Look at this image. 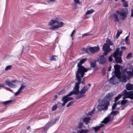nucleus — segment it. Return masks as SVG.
I'll return each instance as SVG.
<instances>
[{"instance_id": "f257e3e1", "label": "nucleus", "mask_w": 133, "mask_h": 133, "mask_svg": "<svg viewBox=\"0 0 133 133\" xmlns=\"http://www.w3.org/2000/svg\"><path fill=\"white\" fill-rule=\"evenodd\" d=\"M87 59L86 58H83L78 63L77 66L78 68L76 74V75L83 77L85 74V73L87 72L88 70L90 69L89 68L86 69L82 65V64Z\"/></svg>"}, {"instance_id": "f03ea898", "label": "nucleus", "mask_w": 133, "mask_h": 133, "mask_svg": "<svg viewBox=\"0 0 133 133\" xmlns=\"http://www.w3.org/2000/svg\"><path fill=\"white\" fill-rule=\"evenodd\" d=\"M76 79L77 81V82L75 83V86L73 90L70 92L68 95L71 96L72 94L77 95L79 94V85L81 83V80L83 77L80 76L76 75Z\"/></svg>"}, {"instance_id": "7ed1b4c3", "label": "nucleus", "mask_w": 133, "mask_h": 133, "mask_svg": "<svg viewBox=\"0 0 133 133\" xmlns=\"http://www.w3.org/2000/svg\"><path fill=\"white\" fill-rule=\"evenodd\" d=\"M123 95H124V97L123 98V99L127 98H129L131 99H133V91H129L128 92L127 90H124L121 94H119L118 96L116 97L115 98V102H117V101Z\"/></svg>"}, {"instance_id": "20e7f679", "label": "nucleus", "mask_w": 133, "mask_h": 133, "mask_svg": "<svg viewBox=\"0 0 133 133\" xmlns=\"http://www.w3.org/2000/svg\"><path fill=\"white\" fill-rule=\"evenodd\" d=\"M114 43L111 40L107 38L106 41V43L104 44L103 47V50L104 52V54L105 55H107L109 52L111 51L112 49L110 48L109 45H113Z\"/></svg>"}, {"instance_id": "39448f33", "label": "nucleus", "mask_w": 133, "mask_h": 133, "mask_svg": "<svg viewBox=\"0 0 133 133\" xmlns=\"http://www.w3.org/2000/svg\"><path fill=\"white\" fill-rule=\"evenodd\" d=\"M55 23L57 24L58 25H54L50 27V29H53L57 28L62 26L63 24L62 22H59L58 20L57 19L55 18V19L51 20L49 23L48 24L49 26H51Z\"/></svg>"}, {"instance_id": "423d86ee", "label": "nucleus", "mask_w": 133, "mask_h": 133, "mask_svg": "<svg viewBox=\"0 0 133 133\" xmlns=\"http://www.w3.org/2000/svg\"><path fill=\"white\" fill-rule=\"evenodd\" d=\"M100 104L97 107L98 110L101 111L102 110H107L108 109V106L109 105V103L105 102L102 100L100 103V100H98Z\"/></svg>"}, {"instance_id": "0eeeda50", "label": "nucleus", "mask_w": 133, "mask_h": 133, "mask_svg": "<svg viewBox=\"0 0 133 133\" xmlns=\"http://www.w3.org/2000/svg\"><path fill=\"white\" fill-rule=\"evenodd\" d=\"M119 113V112L117 111H112L111 113L108 116L105 117L103 120V122L105 124H107L109 122L112 120L114 116L116 115Z\"/></svg>"}, {"instance_id": "6e6552de", "label": "nucleus", "mask_w": 133, "mask_h": 133, "mask_svg": "<svg viewBox=\"0 0 133 133\" xmlns=\"http://www.w3.org/2000/svg\"><path fill=\"white\" fill-rule=\"evenodd\" d=\"M121 52L119 51V49L117 48L116 51L114 54L113 57L115 58L116 63H121L122 61L121 58Z\"/></svg>"}, {"instance_id": "1a4fd4ad", "label": "nucleus", "mask_w": 133, "mask_h": 133, "mask_svg": "<svg viewBox=\"0 0 133 133\" xmlns=\"http://www.w3.org/2000/svg\"><path fill=\"white\" fill-rule=\"evenodd\" d=\"M99 48L98 46L94 47H90L86 50L88 54H92L94 52L98 51L99 50Z\"/></svg>"}, {"instance_id": "9d476101", "label": "nucleus", "mask_w": 133, "mask_h": 133, "mask_svg": "<svg viewBox=\"0 0 133 133\" xmlns=\"http://www.w3.org/2000/svg\"><path fill=\"white\" fill-rule=\"evenodd\" d=\"M88 89L87 87L84 86L81 90L79 91V95L77 96L76 99H78L79 98L83 97L85 96L84 95V93H85L86 91Z\"/></svg>"}, {"instance_id": "9b49d317", "label": "nucleus", "mask_w": 133, "mask_h": 133, "mask_svg": "<svg viewBox=\"0 0 133 133\" xmlns=\"http://www.w3.org/2000/svg\"><path fill=\"white\" fill-rule=\"evenodd\" d=\"M68 94L67 95L63 96L62 99V101L63 102V103L62 104V106H64L66 103L68 101L72 100L73 98L72 97H68V96H70L68 95Z\"/></svg>"}, {"instance_id": "f8f14e48", "label": "nucleus", "mask_w": 133, "mask_h": 133, "mask_svg": "<svg viewBox=\"0 0 133 133\" xmlns=\"http://www.w3.org/2000/svg\"><path fill=\"white\" fill-rule=\"evenodd\" d=\"M115 69L114 71V73L115 74L117 77H119L121 72L120 71V66L119 65L116 64L114 66Z\"/></svg>"}, {"instance_id": "ddd939ff", "label": "nucleus", "mask_w": 133, "mask_h": 133, "mask_svg": "<svg viewBox=\"0 0 133 133\" xmlns=\"http://www.w3.org/2000/svg\"><path fill=\"white\" fill-rule=\"evenodd\" d=\"M106 55H100L98 59L99 62L102 64H103L106 62Z\"/></svg>"}, {"instance_id": "4468645a", "label": "nucleus", "mask_w": 133, "mask_h": 133, "mask_svg": "<svg viewBox=\"0 0 133 133\" xmlns=\"http://www.w3.org/2000/svg\"><path fill=\"white\" fill-rule=\"evenodd\" d=\"M128 12V10L126 8L123 9L119 13V15L121 16V19L123 20L126 16Z\"/></svg>"}, {"instance_id": "2eb2a0df", "label": "nucleus", "mask_w": 133, "mask_h": 133, "mask_svg": "<svg viewBox=\"0 0 133 133\" xmlns=\"http://www.w3.org/2000/svg\"><path fill=\"white\" fill-rule=\"evenodd\" d=\"M113 96V94L112 93H108L105 96L103 100L109 102V101L112 99V97Z\"/></svg>"}, {"instance_id": "dca6fc26", "label": "nucleus", "mask_w": 133, "mask_h": 133, "mask_svg": "<svg viewBox=\"0 0 133 133\" xmlns=\"http://www.w3.org/2000/svg\"><path fill=\"white\" fill-rule=\"evenodd\" d=\"M117 77L119 79L120 81L125 83L127 82V79L128 78V76L124 74L121 76V74H120L119 77Z\"/></svg>"}, {"instance_id": "f3484780", "label": "nucleus", "mask_w": 133, "mask_h": 133, "mask_svg": "<svg viewBox=\"0 0 133 133\" xmlns=\"http://www.w3.org/2000/svg\"><path fill=\"white\" fill-rule=\"evenodd\" d=\"M109 82L111 83L114 84L118 83L117 79L115 77L111 78L109 80Z\"/></svg>"}, {"instance_id": "a211bd4d", "label": "nucleus", "mask_w": 133, "mask_h": 133, "mask_svg": "<svg viewBox=\"0 0 133 133\" xmlns=\"http://www.w3.org/2000/svg\"><path fill=\"white\" fill-rule=\"evenodd\" d=\"M5 83L10 87H15L16 86V85L12 83L11 82L8 80L6 81H5Z\"/></svg>"}, {"instance_id": "6ab92c4d", "label": "nucleus", "mask_w": 133, "mask_h": 133, "mask_svg": "<svg viewBox=\"0 0 133 133\" xmlns=\"http://www.w3.org/2000/svg\"><path fill=\"white\" fill-rule=\"evenodd\" d=\"M127 89L128 90H133V85L130 83L127 84L126 85Z\"/></svg>"}, {"instance_id": "aec40b11", "label": "nucleus", "mask_w": 133, "mask_h": 133, "mask_svg": "<svg viewBox=\"0 0 133 133\" xmlns=\"http://www.w3.org/2000/svg\"><path fill=\"white\" fill-rule=\"evenodd\" d=\"M83 120V122H85L86 124H87L90 123L89 121L90 120V118L89 117H85L84 118Z\"/></svg>"}, {"instance_id": "412c9836", "label": "nucleus", "mask_w": 133, "mask_h": 133, "mask_svg": "<svg viewBox=\"0 0 133 133\" xmlns=\"http://www.w3.org/2000/svg\"><path fill=\"white\" fill-rule=\"evenodd\" d=\"M118 15L116 14H114L113 18H114V20L115 22L119 21L118 18Z\"/></svg>"}, {"instance_id": "4be33fe9", "label": "nucleus", "mask_w": 133, "mask_h": 133, "mask_svg": "<svg viewBox=\"0 0 133 133\" xmlns=\"http://www.w3.org/2000/svg\"><path fill=\"white\" fill-rule=\"evenodd\" d=\"M26 87V85L25 83L21 84L20 87L19 89L21 91V90H22Z\"/></svg>"}, {"instance_id": "5701e85b", "label": "nucleus", "mask_w": 133, "mask_h": 133, "mask_svg": "<svg viewBox=\"0 0 133 133\" xmlns=\"http://www.w3.org/2000/svg\"><path fill=\"white\" fill-rule=\"evenodd\" d=\"M94 12V10L93 9H91L87 11L85 13V15H89L91 14Z\"/></svg>"}, {"instance_id": "b1692460", "label": "nucleus", "mask_w": 133, "mask_h": 133, "mask_svg": "<svg viewBox=\"0 0 133 133\" xmlns=\"http://www.w3.org/2000/svg\"><path fill=\"white\" fill-rule=\"evenodd\" d=\"M89 131L88 130L82 129L78 132V133H88Z\"/></svg>"}, {"instance_id": "393cba45", "label": "nucleus", "mask_w": 133, "mask_h": 133, "mask_svg": "<svg viewBox=\"0 0 133 133\" xmlns=\"http://www.w3.org/2000/svg\"><path fill=\"white\" fill-rule=\"evenodd\" d=\"M119 101H118L117 103L116 102H115V103L114 104L112 105V109L113 110H114L115 108L116 107L117 105V104L119 103Z\"/></svg>"}, {"instance_id": "a878e982", "label": "nucleus", "mask_w": 133, "mask_h": 133, "mask_svg": "<svg viewBox=\"0 0 133 133\" xmlns=\"http://www.w3.org/2000/svg\"><path fill=\"white\" fill-rule=\"evenodd\" d=\"M122 30H118L117 33L116 35V38H117L122 33Z\"/></svg>"}, {"instance_id": "bb28decb", "label": "nucleus", "mask_w": 133, "mask_h": 133, "mask_svg": "<svg viewBox=\"0 0 133 133\" xmlns=\"http://www.w3.org/2000/svg\"><path fill=\"white\" fill-rule=\"evenodd\" d=\"M74 3L75 4H74L75 6L74 9H76V8L77 5H76V4H79L80 3V1L79 0H74Z\"/></svg>"}, {"instance_id": "cd10ccee", "label": "nucleus", "mask_w": 133, "mask_h": 133, "mask_svg": "<svg viewBox=\"0 0 133 133\" xmlns=\"http://www.w3.org/2000/svg\"><path fill=\"white\" fill-rule=\"evenodd\" d=\"M126 73L128 75L129 77H132L133 76V73L131 71H127L126 72Z\"/></svg>"}, {"instance_id": "c85d7f7f", "label": "nucleus", "mask_w": 133, "mask_h": 133, "mask_svg": "<svg viewBox=\"0 0 133 133\" xmlns=\"http://www.w3.org/2000/svg\"><path fill=\"white\" fill-rule=\"evenodd\" d=\"M128 102L127 100H123L121 102V105H124Z\"/></svg>"}, {"instance_id": "c756f323", "label": "nucleus", "mask_w": 133, "mask_h": 133, "mask_svg": "<svg viewBox=\"0 0 133 133\" xmlns=\"http://www.w3.org/2000/svg\"><path fill=\"white\" fill-rule=\"evenodd\" d=\"M55 57H57V56L55 55H53L52 56L51 58H50V60L51 61H55L56 60V58H55Z\"/></svg>"}, {"instance_id": "7c9ffc66", "label": "nucleus", "mask_w": 133, "mask_h": 133, "mask_svg": "<svg viewBox=\"0 0 133 133\" xmlns=\"http://www.w3.org/2000/svg\"><path fill=\"white\" fill-rule=\"evenodd\" d=\"M93 129L95 130V132H96L98 130L100 129V127L99 126L93 127Z\"/></svg>"}, {"instance_id": "2f4dec72", "label": "nucleus", "mask_w": 133, "mask_h": 133, "mask_svg": "<svg viewBox=\"0 0 133 133\" xmlns=\"http://www.w3.org/2000/svg\"><path fill=\"white\" fill-rule=\"evenodd\" d=\"M21 92L22 91L18 89L17 91L15 93L14 95L15 96H17L19 95Z\"/></svg>"}, {"instance_id": "473e14b6", "label": "nucleus", "mask_w": 133, "mask_h": 133, "mask_svg": "<svg viewBox=\"0 0 133 133\" xmlns=\"http://www.w3.org/2000/svg\"><path fill=\"white\" fill-rule=\"evenodd\" d=\"M74 101H71L69 102L66 105V107H69L70 106L72 105L74 103Z\"/></svg>"}, {"instance_id": "72a5a7b5", "label": "nucleus", "mask_w": 133, "mask_h": 133, "mask_svg": "<svg viewBox=\"0 0 133 133\" xmlns=\"http://www.w3.org/2000/svg\"><path fill=\"white\" fill-rule=\"evenodd\" d=\"M11 101H12L11 100L6 101L3 102V104H4V105H6L7 104L10 103L11 102Z\"/></svg>"}, {"instance_id": "f704fd0d", "label": "nucleus", "mask_w": 133, "mask_h": 133, "mask_svg": "<svg viewBox=\"0 0 133 133\" xmlns=\"http://www.w3.org/2000/svg\"><path fill=\"white\" fill-rule=\"evenodd\" d=\"M96 63L95 62H91L90 64V66L92 68H94L96 66Z\"/></svg>"}, {"instance_id": "c9c22d12", "label": "nucleus", "mask_w": 133, "mask_h": 133, "mask_svg": "<svg viewBox=\"0 0 133 133\" xmlns=\"http://www.w3.org/2000/svg\"><path fill=\"white\" fill-rule=\"evenodd\" d=\"M11 65H8L5 68V71L8 70H10L11 68Z\"/></svg>"}, {"instance_id": "e433bc0d", "label": "nucleus", "mask_w": 133, "mask_h": 133, "mask_svg": "<svg viewBox=\"0 0 133 133\" xmlns=\"http://www.w3.org/2000/svg\"><path fill=\"white\" fill-rule=\"evenodd\" d=\"M95 111V109H93L89 113V115L90 116L94 114V112Z\"/></svg>"}, {"instance_id": "4c0bfd02", "label": "nucleus", "mask_w": 133, "mask_h": 133, "mask_svg": "<svg viewBox=\"0 0 133 133\" xmlns=\"http://www.w3.org/2000/svg\"><path fill=\"white\" fill-rule=\"evenodd\" d=\"M57 108V106L56 105H55L52 106V111L55 110Z\"/></svg>"}, {"instance_id": "58836bf2", "label": "nucleus", "mask_w": 133, "mask_h": 133, "mask_svg": "<svg viewBox=\"0 0 133 133\" xmlns=\"http://www.w3.org/2000/svg\"><path fill=\"white\" fill-rule=\"evenodd\" d=\"M123 4L124 5V6L125 7H128V3L127 2L125 1L124 2H123Z\"/></svg>"}, {"instance_id": "ea45409f", "label": "nucleus", "mask_w": 133, "mask_h": 133, "mask_svg": "<svg viewBox=\"0 0 133 133\" xmlns=\"http://www.w3.org/2000/svg\"><path fill=\"white\" fill-rule=\"evenodd\" d=\"M91 34H89L88 33H86L85 34H83L82 36V37H85V36H90V35H91Z\"/></svg>"}, {"instance_id": "a19ab883", "label": "nucleus", "mask_w": 133, "mask_h": 133, "mask_svg": "<svg viewBox=\"0 0 133 133\" xmlns=\"http://www.w3.org/2000/svg\"><path fill=\"white\" fill-rule=\"evenodd\" d=\"M103 121L102 122V123L101 124H100V125L99 126V127H100V128L102 127H103L104 125V124H105L103 122Z\"/></svg>"}, {"instance_id": "79ce46f5", "label": "nucleus", "mask_w": 133, "mask_h": 133, "mask_svg": "<svg viewBox=\"0 0 133 133\" xmlns=\"http://www.w3.org/2000/svg\"><path fill=\"white\" fill-rule=\"evenodd\" d=\"M83 125V123H80L78 125V128H81Z\"/></svg>"}, {"instance_id": "37998d69", "label": "nucleus", "mask_w": 133, "mask_h": 133, "mask_svg": "<svg viewBox=\"0 0 133 133\" xmlns=\"http://www.w3.org/2000/svg\"><path fill=\"white\" fill-rule=\"evenodd\" d=\"M129 36H128L125 39V41L127 43H128V38L129 37Z\"/></svg>"}, {"instance_id": "c03bdc74", "label": "nucleus", "mask_w": 133, "mask_h": 133, "mask_svg": "<svg viewBox=\"0 0 133 133\" xmlns=\"http://www.w3.org/2000/svg\"><path fill=\"white\" fill-rule=\"evenodd\" d=\"M131 53H129L127 56V58H129L130 57H131Z\"/></svg>"}, {"instance_id": "a18cd8bd", "label": "nucleus", "mask_w": 133, "mask_h": 133, "mask_svg": "<svg viewBox=\"0 0 133 133\" xmlns=\"http://www.w3.org/2000/svg\"><path fill=\"white\" fill-rule=\"evenodd\" d=\"M131 125L133 126V115L131 117Z\"/></svg>"}, {"instance_id": "49530a36", "label": "nucleus", "mask_w": 133, "mask_h": 133, "mask_svg": "<svg viewBox=\"0 0 133 133\" xmlns=\"http://www.w3.org/2000/svg\"><path fill=\"white\" fill-rule=\"evenodd\" d=\"M75 31V30H74L73 31L70 35L71 37H72L73 35L74 34Z\"/></svg>"}, {"instance_id": "de8ad7c7", "label": "nucleus", "mask_w": 133, "mask_h": 133, "mask_svg": "<svg viewBox=\"0 0 133 133\" xmlns=\"http://www.w3.org/2000/svg\"><path fill=\"white\" fill-rule=\"evenodd\" d=\"M112 56H110L109 58V60L110 61H111L112 60Z\"/></svg>"}, {"instance_id": "09e8293b", "label": "nucleus", "mask_w": 133, "mask_h": 133, "mask_svg": "<svg viewBox=\"0 0 133 133\" xmlns=\"http://www.w3.org/2000/svg\"><path fill=\"white\" fill-rule=\"evenodd\" d=\"M131 16L133 17V9L131 10Z\"/></svg>"}, {"instance_id": "8fccbe9b", "label": "nucleus", "mask_w": 133, "mask_h": 133, "mask_svg": "<svg viewBox=\"0 0 133 133\" xmlns=\"http://www.w3.org/2000/svg\"><path fill=\"white\" fill-rule=\"evenodd\" d=\"M121 48L122 50H124L126 49V47L124 46H123L121 47Z\"/></svg>"}, {"instance_id": "3c124183", "label": "nucleus", "mask_w": 133, "mask_h": 133, "mask_svg": "<svg viewBox=\"0 0 133 133\" xmlns=\"http://www.w3.org/2000/svg\"><path fill=\"white\" fill-rule=\"evenodd\" d=\"M4 85L3 84H0V87H4Z\"/></svg>"}, {"instance_id": "603ef678", "label": "nucleus", "mask_w": 133, "mask_h": 133, "mask_svg": "<svg viewBox=\"0 0 133 133\" xmlns=\"http://www.w3.org/2000/svg\"><path fill=\"white\" fill-rule=\"evenodd\" d=\"M104 74L105 73V70L104 69H103L102 70Z\"/></svg>"}, {"instance_id": "864d4df0", "label": "nucleus", "mask_w": 133, "mask_h": 133, "mask_svg": "<svg viewBox=\"0 0 133 133\" xmlns=\"http://www.w3.org/2000/svg\"><path fill=\"white\" fill-rule=\"evenodd\" d=\"M49 1L51 2H54L56 0H49Z\"/></svg>"}, {"instance_id": "5fc2aeb1", "label": "nucleus", "mask_w": 133, "mask_h": 133, "mask_svg": "<svg viewBox=\"0 0 133 133\" xmlns=\"http://www.w3.org/2000/svg\"><path fill=\"white\" fill-rule=\"evenodd\" d=\"M30 126H28L26 128V129L27 130H28L30 129Z\"/></svg>"}, {"instance_id": "6e6d98bb", "label": "nucleus", "mask_w": 133, "mask_h": 133, "mask_svg": "<svg viewBox=\"0 0 133 133\" xmlns=\"http://www.w3.org/2000/svg\"><path fill=\"white\" fill-rule=\"evenodd\" d=\"M111 66H110L109 68V69L108 70L109 71H110L111 70Z\"/></svg>"}, {"instance_id": "4d7b16f0", "label": "nucleus", "mask_w": 133, "mask_h": 133, "mask_svg": "<svg viewBox=\"0 0 133 133\" xmlns=\"http://www.w3.org/2000/svg\"><path fill=\"white\" fill-rule=\"evenodd\" d=\"M16 81L15 80H12L11 81V83H14Z\"/></svg>"}, {"instance_id": "13d9d810", "label": "nucleus", "mask_w": 133, "mask_h": 133, "mask_svg": "<svg viewBox=\"0 0 133 133\" xmlns=\"http://www.w3.org/2000/svg\"><path fill=\"white\" fill-rule=\"evenodd\" d=\"M116 12L118 13V14L119 15V13H120L121 12H119V11H117Z\"/></svg>"}, {"instance_id": "bf43d9fd", "label": "nucleus", "mask_w": 133, "mask_h": 133, "mask_svg": "<svg viewBox=\"0 0 133 133\" xmlns=\"http://www.w3.org/2000/svg\"><path fill=\"white\" fill-rule=\"evenodd\" d=\"M57 95H55V99L54 100H55V99H56V98H57Z\"/></svg>"}, {"instance_id": "052dcab7", "label": "nucleus", "mask_w": 133, "mask_h": 133, "mask_svg": "<svg viewBox=\"0 0 133 133\" xmlns=\"http://www.w3.org/2000/svg\"><path fill=\"white\" fill-rule=\"evenodd\" d=\"M121 1L123 2H124L125 1V0H121Z\"/></svg>"}, {"instance_id": "680f3d73", "label": "nucleus", "mask_w": 133, "mask_h": 133, "mask_svg": "<svg viewBox=\"0 0 133 133\" xmlns=\"http://www.w3.org/2000/svg\"><path fill=\"white\" fill-rule=\"evenodd\" d=\"M82 83L83 84H84V82H83V81H82L81 82V83Z\"/></svg>"}, {"instance_id": "e2e57ef3", "label": "nucleus", "mask_w": 133, "mask_h": 133, "mask_svg": "<svg viewBox=\"0 0 133 133\" xmlns=\"http://www.w3.org/2000/svg\"><path fill=\"white\" fill-rule=\"evenodd\" d=\"M58 118H57V119H56L55 122H56V121L57 120H58Z\"/></svg>"}, {"instance_id": "0e129e2a", "label": "nucleus", "mask_w": 133, "mask_h": 133, "mask_svg": "<svg viewBox=\"0 0 133 133\" xmlns=\"http://www.w3.org/2000/svg\"><path fill=\"white\" fill-rule=\"evenodd\" d=\"M88 85H89V87H90L91 85V84H88Z\"/></svg>"}, {"instance_id": "69168bd1", "label": "nucleus", "mask_w": 133, "mask_h": 133, "mask_svg": "<svg viewBox=\"0 0 133 133\" xmlns=\"http://www.w3.org/2000/svg\"><path fill=\"white\" fill-rule=\"evenodd\" d=\"M132 71L133 72V68H132Z\"/></svg>"}, {"instance_id": "338daca9", "label": "nucleus", "mask_w": 133, "mask_h": 133, "mask_svg": "<svg viewBox=\"0 0 133 133\" xmlns=\"http://www.w3.org/2000/svg\"><path fill=\"white\" fill-rule=\"evenodd\" d=\"M118 0H115V1H117Z\"/></svg>"}, {"instance_id": "774afa93", "label": "nucleus", "mask_w": 133, "mask_h": 133, "mask_svg": "<svg viewBox=\"0 0 133 133\" xmlns=\"http://www.w3.org/2000/svg\"><path fill=\"white\" fill-rule=\"evenodd\" d=\"M101 133H104V132H102Z\"/></svg>"}]
</instances>
